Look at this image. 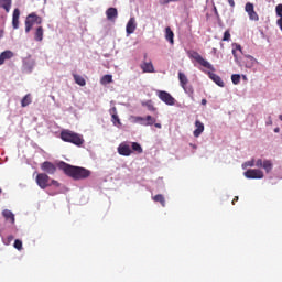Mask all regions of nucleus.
<instances>
[{
    "mask_svg": "<svg viewBox=\"0 0 282 282\" xmlns=\"http://www.w3.org/2000/svg\"><path fill=\"white\" fill-rule=\"evenodd\" d=\"M57 166L61 171H64L65 175L73 180H87V177L91 175V171L85 167L69 165L63 161H61Z\"/></svg>",
    "mask_w": 282,
    "mask_h": 282,
    "instance_id": "f257e3e1",
    "label": "nucleus"
},
{
    "mask_svg": "<svg viewBox=\"0 0 282 282\" xmlns=\"http://www.w3.org/2000/svg\"><path fill=\"white\" fill-rule=\"evenodd\" d=\"M61 139L64 142H70V144H75L76 147H82V144L85 143V139H83V135L69 130L62 131Z\"/></svg>",
    "mask_w": 282,
    "mask_h": 282,
    "instance_id": "f03ea898",
    "label": "nucleus"
},
{
    "mask_svg": "<svg viewBox=\"0 0 282 282\" xmlns=\"http://www.w3.org/2000/svg\"><path fill=\"white\" fill-rule=\"evenodd\" d=\"M189 58H193L202 65V67H205V69H209L210 72H215V66L210 64V62L206 61L200 54L197 53V51H192L188 53Z\"/></svg>",
    "mask_w": 282,
    "mask_h": 282,
    "instance_id": "7ed1b4c3",
    "label": "nucleus"
},
{
    "mask_svg": "<svg viewBox=\"0 0 282 282\" xmlns=\"http://www.w3.org/2000/svg\"><path fill=\"white\" fill-rule=\"evenodd\" d=\"M158 98L167 105L169 107H173L175 105L176 100L171 96V93L166 90H156Z\"/></svg>",
    "mask_w": 282,
    "mask_h": 282,
    "instance_id": "20e7f679",
    "label": "nucleus"
},
{
    "mask_svg": "<svg viewBox=\"0 0 282 282\" xmlns=\"http://www.w3.org/2000/svg\"><path fill=\"white\" fill-rule=\"evenodd\" d=\"M34 67H36V61L31 56L24 57L22 59V72L23 74H32L34 72Z\"/></svg>",
    "mask_w": 282,
    "mask_h": 282,
    "instance_id": "39448f33",
    "label": "nucleus"
},
{
    "mask_svg": "<svg viewBox=\"0 0 282 282\" xmlns=\"http://www.w3.org/2000/svg\"><path fill=\"white\" fill-rule=\"evenodd\" d=\"M239 67H246L247 69H252L253 65H257V58L252 55H243L240 57V62L238 63Z\"/></svg>",
    "mask_w": 282,
    "mask_h": 282,
    "instance_id": "423d86ee",
    "label": "nucleus"
},
{
    "mask_svg": "<svg viewBox=\"0 0 282 282\" xmlns=\"http://www.w3.org/2000/svg\"><path fill=\"white\" fill-rule=\"evenodd\" d=\"M247 180H263L264 174L263 171L259 169H249L243 173Z\"/></svg>",
    "mask_w": 282,
    "mask_h": 282,
    "instance_id": "0eeeda50",
    "label": "nucleus"
},
{
    "mask_svg": "<svg viewBox=\"0 0 282 282\" xmlns=\"http://www.w3.org/2000/svg\"><path fill=\"white\" fill-rule=\"evenodd\" d=\"M36 184H37V186H40V188L45 191V188H47V186H50V176L45 173L37 174Z\"/></svg>",
    "mask_w": 282,
    "mask_h": 282,
    "instance_id": "6e6552de",
    "label": "nucleus"
},
{
    "mask_svg": "<svg viewBox=\"0 0 282 282\" xmlns=\"http://www.w3.org/2000/svg\"><path fill=\"white\" fill-rule=\"evenodd\" d=\"M245 12H247L250 21H259V14L254 12V4L252 2L246 3Z\"/></svg>",
    "mask_w": 282,
    "mask_h": 282,
    "instance_id": "1a4fd4ad",
    "label": "nucleus"
},
{
    "mask_svg": "<svg viewBox=\"0 0 282 282\" xmlns=\"http://www.w3.org/2000/svg\"><path fill=\"white\" fill-rule=\"evenodd\" d=\"M41 170L47 175H54L56 173V165L50 161H45L41 164Z\"/></svg>",
    "mask_w": 282,
    "mask_h": 282,
    "instance_id": "9d476101",
    "label": "nucleus"
},
{
    "mask_svg": "<svg viewBox=\"0 0 282 282\" xmlns=\"http://www.w3.org/2000/svg\"><path fill=\"white\" fill-rule=\"evenodd\" d=\"M118 153H119V155H123L124 158H129V155H131V153H133V151L131 150V145H129V143L122 142L118 147Z\"/></svg>",
    "mask_w": 282,
    "mask_h": 282,
    "instance_id": "9b49d317",
    "label": "nucleus"
},
{
    "mask_svg": "<svg viewBox=\"0 0 282 282\" xmlns=\"http://www.w3.org/2000/svg\"><path fill=\"white\" fill-rule=\"evenodd\" d=\"M137 28H138V24L135 23V18H130L126 25L127 36H131V34L135 32Z\"/></svg>",
    "mask_w": 282,
    "mask_h": 282,
    "instance_id": "f8f14e48",
    "label": "nucleus"
},
{
    "mask_svg": "<svg viewBox=\"0 0 282 282\" xmlns=\"http://www.w3.org/2000/svg\"><path fill=\"white\" fill-rule=\"evenodd\" d=\"M108 21H116L118 19V9L110 7L106 10Z\"/></svg>",
    "mask_w": 282,
    "mask_h": 282,
    "instance_id": "ddd939ff",
    "label": "nucleus"
},
{
    "mask_svg": "<svg viewBox=\"0 0 282 282\" xmlns=\"http://www.w3.org/2000/svg\"><path fill=\"white\" fill-rule=\"evenodd\" d=\"M141 69L144 74H154L155 67H153V63L151 62H143L141 64Z\"/></svg>",
    "mask_w": 282,
    "mask_h": 282,
    "instance_id": "4468645a",
    "label": "nucleus"
},
{
    "mask_svg": "<svg viewBox=\"0 0 282 282\" xmlns=\"http://www.w3.org/2000/svg\"><path fill=\"white\" fill-rule=\"evenodd\" d=\"M210 80H213L215 84L218 85V87H225V83H224V79H221V77L213 72H208L207 73Z\"/></svg>",
    "mask_w": 282,
    "mask_h": 282,
    "instance_id": "2eb2a0df",
    "label": "nucleus"
},
{
    "mask_svg": "<svg viewBox=\"0 0 282 282\" xmlns=\"http://www.w3.org/2000/svg\"><path fill=\"white\" fill-rule=\"evenodd\" d=\"M19 17H21V11L19 9L13 10L12 15V28L13 30H19Z\"/></svg>",
    "mask_w": 282,
    "mask_h": 282,
    "instance_id": "dca6fc26",
    "label": "nucleus"
},
{
    "mask_svg": "<svg viewBox=\"0 0 282 282\" xmlns=\"http://www.w3.org/2000/svg\"><path fill=\"white\" fill-rule=\"evenodd\" d=\"M195 127L196 129L193 132L194 138H199V135H202V133H204V123H202V121L196 120L195 121Z\"/></svg>",
    "mask_w": 282,
    "mask_h": 282,
    "instance_id": "f3484780",
    "label": "nucleus"
},
{
    "mask_svg": "<svg viewBox=\"0 0 282 282\" xmlns=\"http://www.w3.org/2000/svg\"><path fill=\"white\" fill-rule=\"evenodd\" d=\"M14 56V53L12 51H4L0 54V65H3L6 61H10Z\"/></svg>",
    "mask_w": 282,
    "mask_h": 282,
    "instance_id": "a211bd4d",
    "label": "nucleus"
},
{
    "mask_svg": "<svg viewBox=\"0 0 282 282\" xmlns=\"http://www.w3.org/2000/svg\"><path fill=\"white\" fill-rule=\"evenodd\" d=\"M182 89H184L185 94H187L188 98H191V100H195V89H193V85H188L186 84L185 86H181Z\"/></svg>",
    "mask_w": 282,
    "mask_h": 282,
    "instance_id": "6ab92c4d",
    "label": "nucleus"
},
{
    "mask_svg": "<svg viewBox=\"0 0 282 282\" xmlns=\"http://www.w3.org/2000/svg\"><path fill=\"white\" fill-rule=\"evenodd\" d=\"M2 217H4V219H7V221L9 220L11 224H14V213H12V210L4 209L2 212Z\"/></svg>",
    "mask_w": 282,
    "mask_h": 282,
    "instance_id": "aec40b11",
    "label": "nucleus"
},
{
    "mask_svg": "<svg viewBox=\"0 0 282 282\" xmlns=\"http://www.w3.org/2000/svg\"><path fill=\"white\" fill-rule=\"evenodd\" d=\"M262 169L265 171V173H271L272 169H274V164L271 160L265 159L263 161Z\"/></svg>",
    "mask_w": 282,
    "mask_h": 282,
    "instance_id": "412c9836",
    "label": "nucleus"
},
{
    "mask_svg": "<svg viewBox=\"0 0 282 282\" xmlns=\"http://www.w3.org/2000/svg\"><path fill=\"white\" fill-rule=\"evenodd\" d=\"M43 34H44L43 26H39V28L35 30L34 40H35L37 43H41V41H43Z\"/></svg>",
    "mask_w": 282,
    "mask_h": 282,
    "instance_id": "4be33fe9",
    "label": "nucleus"
},
{
    "mask_svg": "<svg viewBox=\"0 0 282 282\" xmlns=\"http://www.w3.org/2000/svg\"><path fill=\"white\" fill-rule=\"evenodd\" d=\"M174 37H175V34L173 33V31L169 26L165 28V39H166V41H169V43L171 45H173V43H175L173 40Z\"/></svg>",
    "mask_w": 282,
    "mask_h": 282,
    "instance_id": "5701e85b",
    "label": "nucleus"
},
{
    "mask_svg": "<svg viewBox=\"0 0 282 282\" xmlns=\"http://www.w3.org/2000/svg\"><path fill=\"white\" fill-rule=\"evenodd\" d=\"M0 8H3L6 12H10L12 8V0H0Z\"/></svg>",
    "mask_w": 282,
    "mask_h": 282,
    "instance_id": "b1692460",
    "label": "nucleus"
},
{
    "mask_svg": "<svg viewBox=\"0 0 282 282\" xmlns=\"http://www.w3.org/2000/svg\"><path fill=\"white\" fill-rule=\"evenodd\" d=\"M178 80L181 87L188 85V77L183 72H178Z\"/></svg>",
    "mask_w": 282,
    "mask_h": 282,
    "instance_id": "393cba45",
    "label": "nucleus"
},
{
    "mask_svg": "<svg viewBox=\"0 0 282 282\" xmlns=\"http://www.w3.org/2000/svg\"><path fill=\"white\" fill-rule=\"evenodd\" d=\"M74 80L77 85H79L80 87H85V85H87V82L85 80V78L80 75H74Z\"/></svg>",
    "mask_w": 282,
    "mask_h": 282,
    "instance_id": "a878e982",
    "label": "nucleus"
},
{
    "mask_svg": "<svg viewBox=\"0 0 282 282\" xmlns=\"http://www.w3.org/2000/svg\"><path fill=\"white\" fill-rule=\"evenodd\" d=\"M29 105H32V96L30 94L25 95L21 100V107H28Z\"/></svg>",
    "mask_w": 282,
    "mask_h": 282,
    "instance_id": "bb28decb",
    "label": "nucleus"
},
{
    "mask_svg": "<svg viewBox=\"0 0 282 282\" xmlns=\"http://www.w3.org/2000/svg\"><path fill=\"white\" fill-rule=\"evenodd\" d=\"M111 122H112L113 127H117L118 129H120V127H122V122L120 121V117H118V115L111 116Z\"/></svg>",
    "mask_w": 282,
    "mask_h": 282,
    "instance_id": "cd10ccee",
    "label": "nucleus"
},
{
    "mask_svg": "<svg viewBox=\"0 0 282 282\" xmlns=\"http://www.w3.org/2000/svg\"><path fill=\"white\" fill-rule=\"evenodd\" d=\"M154 202H159V204H161L164 208V206H166V199L164 198V195L162 194H158L153 197Z\"/></svg>",
    "mask_w": 282,
    "mask_h": 282,
    "instance_id": "c85d7f7f",
    "label": "nucleus"
},
{
    "mask_svg": "<svg viewBox=\"0 0 282 282\" xmlns=\"http://www.w3.org/2000/svg\"><path fill=\"white\" fill-rule=\"evenodd\" d=\"M155 122H158V119H155L151 115L145 116V124H147V127H153V124H155Z\"/></svg>",
    "mask_w": 282,
    "mask_h": 282,
    "instance_id": "c756f323",
    "label": "nucleus"
},
{
    "mask_svg": "<svg viewBox=\"0 0 282 282\" xmlns=\"http://www.w3.org/2000/svg\"><path fill=\"white\" fill-rule=\"evenodd\" d=\"M113 82V76L111 75H104L100 79L101 85H109V83Z\"/></svg>",
    "mask_w": 282,
    "mask_h": 282,
    "instance_id": "7c9ffc66",
    "label": "nucleus"
},
{
    "mask_svg": "<svg viewBox=\"0 0 282 282\" xmlns=\"http://www.w3.org/2000/svg\"><path fill=\"white\" fill-rule=\"evenodd\" d=\"M134 122L137 124H141V127H147V119H145V117H134Z\"/></svg>",
    "mask_w": 282,
    "mask_h": 282,
    "instance_id": "2f4dec72",
    "label": "nucleus"
},
{
    "mask_svg": "<svg viewBox=\"0 0 282 282\" xmlns=\"http://www.w3.org/2000/svg\"><path fill=\"white\" fill-rule=\"evenodd\" d=\"M131 148H132V151H134L135 153L140 154L143 152L142 145H140V143H138V142H132Z\"/></svg>",
    "mask_w": 282,
    "mask_h": 282,
    "instance_id": "473e14b6",
    "label": "nucleus"
},
{
    "mask_svg": "<svg viewBox=\"0 0 282 282\" xmlns=\"http://www.w3.org/2000/svg\"><path fill=\"white\" fill-rule=\"evenodd\" d=\"M36 13H30L28 17H26V20L25 21H29V23H31V25H34V23H36Z\"/></svg>",
    "mask_w": 282,
    "mask_h": 282,
    "instance_id": "72a5a7b5",
    "label": "nucleus"
},
{
    "mask_svg": "<svg viewBox=\"0 0 282 282\" xmlns=\"http://www.w3.org/2000/svg\"><path fill=\"white\" fill-rule=\"evenodd\" d=\"M231 83H234L235 85H239V83H241V75L239 74L231 75Z\"/></svg>",
    "mask_w": 282,
    "mask_h": 282,
    "instance_id": "f704fd0d",
    "label": "nucleus"
},
{
    "mask_svg": "<svg viewBox=\"0 0 282 282\" xmlns=\"http://www.w3.org/2000/svg\"><path fill=\"white\" fill-rule=\"evenodd\" d=\"M13 247L15 248V250H23V241L15 239Z\"/></svg>",
    "mask_w": 282,
    "mask_h": 282,
    "instance_id": "c9c22d12",
    "label": "nucleus"
},
{
    "mask_svg": "<svg viewBox=\"0 0 282 282\" xmlns=\"http://www.w3.org/2000/svg\"><path fill=\"white\" fill-rule=\"evenodd\" d=\"M180 0H159L160 6H169V3H175Z\"/></svg>",
    "mask_w": 282,
    "mask_h": 282,
    "instance_id": "e433bc0d",
    "label": "nucleus"
},
{
    "mask_svg": "<svg viewBox=\"0 0 282 282\" xmlns=\"http://www.w3.org/2000/svg\"><path fill=\"white\" fill-rule=\"evenodd\" d=\"M231 54H232V56L235 58V63L237 65H239V62L241 61V57H239V55H237V51L232 48Z\"/></svg>",
    "mask_w": 282,
    "mask_h": 282,
    "instance_id": "4c0bfd02",
    "label": "nucleus"
},
{
    "mask_svg": "<svg viewBox=\"0 0 282 282\" xmlns=\"http://www.w3.org/2000/svg\"><path fill=\"white\" fill-rule=\"evenodd\" d=\"M13 240H14V236H8L7 239H3V243L4 246H10V243H12Z\"/></svg>",
    "mask_w": 282,
    "mask_h": 282,
    "instance_id": "58836bf2",
    "label": "nucleus"
},
{
    "mask_svg": "<svg viewBox=\"0 0 282 282\" xmlns=\"http://www.w3.org/2000/svg\"><path fill=\"white\" fill-rule=\"evenodd\" d=\"M248 166H254V159L250 160V161H247L242 164V169H246Z\"/></svg>",
    "mask_w": 282,
    "mask_h": 282,
    "instance_id": "ea45409f",
    "label": "nucleus"
},
{
    "mask_svg": "<svg viewBox=\"0 0 282 282\" xmlns=\"http://www.w3.org/2000/svg\"><path fill=\"white\" fill-rule=\"evenodd\" d=\"M34 25H32V23L29 21H25V32L26 34L30 33V31L32 30Z\"/></svg>",
    "mask_w": 282,
    "mask_h": 282,
    "instance_id": "a19ab883",
    "label": "nucleus"
},
{
    "mask_svg": "<svg viewBox=\"0 0 282 282\" xmlns=\"http://www.w3.org/2000/svg\"><path fill=\"white\" fill-rule=\"evenodd\" d=\"M145 107H148L149 111H156V108L153 107V104L151 101H147Z\"/></svg>",
    "mask_w": 282,
    "mask_h": 282,
    "instance_id": "79ce46f5",
    "label": "nucleus"
},
{
    "mask_svg": "<svg viewBox=\"0 0 282 282\" xmlns=\"http://www.w3.org/2000/svg\"><path fill=\"white\" fill-rule=\"evenodd\" d=\"M232 47L234 50H236V52H240L241 54H243V48H241L240 44L234 43Z\"/></svg>",
    "mask_w": 282,
    "mask_h": 282,
    "instance_id": "37998d69",
    "label": "nucleus"
},
{
    "mask_svg": "<svg viewBox=\"0 0 282 282\" xmlns=\"http://www.w3.org/2000/svg\"><path fill=\"white\" fill-rule=\"evenodd\" d=\"M254 166H257L258 169H262L263 167V160L262 159H258L254 162Z\"/></svg>",
    "mask_w": 282,
    "mask_h": 282,
    "instance_id": "c03bdc74",
    "label": "nucleus"
},
{
    "mask_svg": "<svg viewBox=\"0 0 282 282\" xmlns=\"http://www.w3.org/2000/svg\"><path fill=\"white\" fill-rule=\"evenodd\" d=\"M223 41H230V31H225Z\"/></svg>",
    "mask_w": 282,
    "mask_h": 282,
    "instance_id": "a18cd8bd",
    "label": "nucleus"
},
{
    "mask_svg": "<svg viewBox=\"0 0 282 282\" xmlns=\"http://www.w3.org/2000/svg\"><path fill=\"white\" fill-rule=\"evenodd\" d=\"M35 18V23L36 25H41V23H43V18L39 17V15H32Z\"/></svg>",
    "mask_w": 282,
    "mask_h": 282,
    "instance_id": "49530a36",
    "label": "nucleus"
},
{
    "mask_svg": "<svg viewBox=\"0 0 282 282\" xmlns=\"http://www.w3.org/2000/svg\"><path fill=\"white\" fill-rule=\"evenodd\" d=\"M109 113L110 116H118V109L116 107H112L110 110H109Z\"/></svg>",
    "mask_w": 282,
    "mask_h": 282,
    "instance_id": "de8ad7c7",
    "label": "nucleus"
},
{
    "mask_svg": "<svg viewBox=\"0 0 282 282\" xmlns=\"http://www.w3.org/2000/svg\"><path fill=\"white\" fill-rule=\"evenodd\" d=\"M271 124H272V117L269 116L268 119H267V121H265V126H267V127H271Z\"/></svg>",
    "mask_w": 282,
    "mask_h": 282,
    "instance_id": "09e8293b",
    "label": "nucleus"
},
{
    "mask_svg": "<svg viewBox=\"0 0 282 282\" xmlns=\"http://www.w3.org/2000/svg\"><path fill=\"white\" fill-rule=\"evenodd\" d=\"M51 184L52 186H56V187L61 186V183H58V181L56 180H52Z\"/></svg>",
    "mask_w": 282,
    "mask_h": 282,
    "instance_id": "8fccbe9b",
    "label": "nucleus"
},
{
    "mask_svg": "<svg viewBox=\"0 0 282 282\" xmlns=\"http://www.w3.org/2000/svg\"><path fill=\"white\" fill-rule=\"evenodd\" d=\"M231 8H235V0H227Z\"/></svg>",
    "mask_w": 282,
    "mask_h": 282,
    "instance_id": "3c124183",
    "label": "nucleus"
},
{
    "mask_svg": "<svg viewBox=\"0 0 282 282\" xmlns=\"http://www.w3.org/2000/svg\"><path fill=\"white\" fill-rule=\"evenodd\" d=\"M156 129H162V123H156V121L153 123Z\"/></svg>",
    "mask_w": 282,
    "mask_h": 282,
    "instance_id": "603ef678",
    "label": "nucleus"
},
{
    "mask_svg": "<svg viewBox=\"0 0 282 282\" xmlns=\"http://www.w3.org/2000/svg\"><path fill=\"white\" fill-rule=\"evenodd\" d=\"M200 105H208V100H206V99H202V101H200Z\"/></svg>",
    "mask_w": 282,
    "mask_h": 282,
    "instance_id": "864d4df0",
    "label": "nucleus"
},
{
    "mask_svg": "<svg viewBox=\"0 0 282 282\" xmlns=\"http://www.w3.org/2000/svg\"><path fill=\"white\" fill-rule=\"evenodd\" d=\"M235 202H239V196H236L232 200V204H235Z\"/></svg>",
    "mask_w": 282,
    "mask_h": 282,
    "instance_id": "5fc2aeb1",
    "label": "nucleus"
},
{
    "mask_svg": "<svg viewBox=\"0 0 282 282\" xmlns=\"http://www.w3.org/2000/svg\"><path fill=\"white\" fill-rule=\"evenodd\" d=\"M3 34H4V31H3V30H0V39L3 37Z\"/></svg>",
    "mask_w": 282,
    "mask_h": 282,
    "instance_id": "6e6d98bb",
    "label": "nucleus"
},
{
    "mask_svg": "<svg viewBox=\"0 0 282 282\" xmlns=\"http://www.w3.org/2000/svg\"><path fill=\"white\" fill-rule=\"evenodd\" d=\"M280 131H281L280 128H275V129H274V133H279Z\"/></svg>",
    "mask_w": 282,
    "mask_h": 282,
    "instance_id": "4d7b16f0",
    "label": "nucleus"
},
{
    "mask_svg": "<svg viewBox=\"0 0 282 282\" xmlns=\"http://www.w3.org/2000/svg\"><path fill=\"white\" fill-rule=\"evenodd\" d=\"M279 120H281V121H282V115H280V116H279Z\"/></svg>",
    "mask_w": 282,
    "mask_h": 282,
    "instance_id": "13d9d810",
    "label": "nucleus"
},
{
    "mask_svg": "<svg viewBox=\"0 0 282 282\" xmlns=\"http://www.w3.org/2000/svg\"><path fill=\"white\" fill-rule=\"evenodd\" d=\"M51 98H52V100H54L55 98H54V96H51Z\"/></svg>",
    "mask_w": 282,
    "mask_h": 282,
    "instance_id": "bf43d9fd",
    "label": "nucleus"
},
{
    "mask_svg": "<svg viewBox=\"0 0 282 282\" xmlns=\"http://www.w3.org/2000/svg\"><path fill=\"white\" fill-rule=\"evenodd\" d=\"M215 12L217 13V8H215Z\"/></svg>",
    "mask_w": 282,
    "mask_h": 282,
    "instance_id": "052dcab7",
    "label": "nucleus"
},
{
    "mask_svg": "<svg viewBox=\"0 0 282 282\" xmlns=\"http://www.w3.org/2000/svg\"><path fill=\"white\" fill-rule=\"evenodd\" d=\"M1 193H2V189L0 188V195H1Z\"/></svg>",
    "mask_w": 282,
    "mask_h": 282,
    "instance_id": "680f3d73",
    "label": "nucleus"
},
{
    "mask_svg": "<svg viewBox=\"0 0 282 282\" xmlns=\"http://www.w3.org/2000/svg\"><path fill=\"white\" fill-rule=\"evenodd\" d=\"M144 58H147V54H144Z\"/></svg>",
    "mask_w": 282,
    "mask_h": 282,
    "instance_id": "e2e57ef3",
    "label": "nucleus"
}]
</instances>
